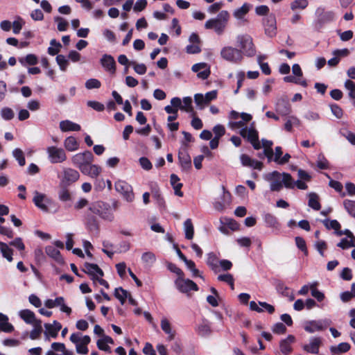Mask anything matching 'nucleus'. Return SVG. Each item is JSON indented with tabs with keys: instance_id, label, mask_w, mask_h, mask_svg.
I'll return each mask as SVG.
<instances>
[{
	"instance_id": "obj_28",
	"label": "nucleus",
	"mask_w": 355,
	"mask_h": 355,
	"mask_svg": "<svg viewBox=\"0 0 355 355\" xmlns=\"http://www.w3.org/2000/svg\"><path fill=\"white\" fill-rule=\"evenodd\" d=\"M324 329L322 322L319 320H312L308 322L305 326L304 329L309 333H314L315 331H322Z\"/></svg>"
},
{
	"instance_id": "obj_54",
	"label": "nucleus",
	"mask_w": 355,
	"mask_h": 355,
	"mask_svg": "<svg viewBox=\"0 0 355 355\" xmlns=\"http://www.w3.org/2000/svg\"><path fill=\"white\" fill-rule=\"evenodd\" d=\"M103 248L102 249V251L105 254H106L110 258H112L114 254V252L112 250L114 247L113 243L109 241H104L103 242Z\"/></svg>"
},
{
	"instance_id": "obj_39",
	"label": "nucleus",
	"mask_w": 355,
	"mask_h": 355,
	"mask_svg": "<svg viewBox=\"0 0 355 355\" xmlns=\"http://www.w3.org/2000/svg\"><path fill=\"white\" fill-rule=\"evenodd\" d=\"M19 62L23 65H35L38 62L37 57L34 54H28L24 58H19Z\"/></svg>"
},
{
	"instance_id": "obj_64",
	"label": "nucleus",
	"mask_w": 355,
	"mask_h": 355,
	"mask_svg": "<svg viewBox=\"0 0 355 355\" xmlns=\"http://www.w3.org/2000/svg\"><path fill=\"white\" fill-rule=\"evenodd\" d=\"M1 116L5 120H11L14 117V112L9 107H3L1 110Z\"/></svg>"
},
{
	"instance_id": "obj_36",
	"label": "nucleus",
	"mask_w": 355,
	"mask_h": 355,
	"mask_svg": "<svg viewBox=\"0 0 355 355\" xmlns=\"http://www.w3.org/2000/svg\"><path fill=\"white\" fill-rule=\"evenodd\" d=\"M0 251L2 254V256L6 258L8 261H12L13 250L9 247L8 244L0 241Z\"/></svg>"
},
{
	"instance_id": "obj_51",
	"label": "nucleus",
	"mask_w": 355,
	"mask_h": 355,
	"mask_svg": "<svg viewBox=\"0 0 355 355\" xmlns=\"http://www.w3.org/2000/svg\"><path fill=\"white\" fill-rule=\"evenodd\" d=\"M131 66L133 67L134 71L139 75H144L146 73L147 67L143 64H139L136 61H131Z\"/></svg>"
},
{
	"instance_id": "obj_45",
	"label": "nucleus",
	"mask_w": 355,
	"mask_h": 355,
	"mask_svg": "<svg viewBox=\"0 0 355 355\" xmlns=\"http://www.w3.org/2000/svg\"><path fill=\"white\" fill-rule=\"evenodd\" d=\"M128 295V291L121 287L116 288L114 291V296L119 299L121 304H124Z\"/></svg>"
},
{
	"instance_id": "obj_19",
	"label": "nucleus",
	"mask_w": 355,
	"mask_h": 355,
	"mask_svg": "<svg viewBox=\"0 0 355 355\" xmlns=\"http://www.w3.org/2000/svg\"><path fill=\"white\" fill-rule=\"evenodd\" d=\"M33 200L39 209L44 211H48L47 204L50 202V200L44 194L35 191Z\"/></svg>"
},
{
	"instance_id": "obj_42",
	"label": "nucleus",
	"mask_w": 355,
	"mask_h": 355,
	"mask_svg": "<svg viewBox=\"0 0 355 355\" xmlns=\"http://www.w3.org/2000/svg\"><path fill=\"white\" fill-rule=\"evenodd\" d=\"M284 81L286 83H293L297 85H300L303 87H306L308 86L307 81L303 78H299L295 77L294 76H288L284 78Z\"/></svg>"
},
{
	"instance_id": "obj_2",
	"label": "nucleus",
	"mask_w": 355,
	"mask_h": 355,
	"mask_svg": "<svg viewBox=\"0 0 355 355\" xmlns=\"http://www.w3.org/2000/svg\"><path fill=\"white\" fill-rule=\"evenodd\" d=\"M263 178L270 182V189L272 191H279L283 187L294 189V180L289 173L275 171L265 174Z\"/></svg>"
},
{
	"instance_id": "obj_5",
	"label": "nucleus",
	"mask_w": 355,
	"mask_h": 355,
	"mask_svg": "<svg viewBox=\"0 0 355 355\" xmlns=\"http://www.w3.org/2000/svg\"><path fill=\"white\" fill-rule=\"evenodd\" d=\"M220 54L223 60L234 64L241 62L243 59L241 50L230 46L223 47Z\"/></svg>"
},
{
	"instance_id": "obj_48",
	"label": "nucleus",
	"mask_w": 355,
	"mask_h": 355,
	"mask_svg": "<svg viewBox=\"0 0 355 355\" xmlns=\"http://www.w3.org/2000/svg\"><path fill=\"white\" fill-rule=\"evenodd\" d=\"M324 225L327 227L328 230H334L335 232H338L340 229V224L339 222L336 220H329L325 219L322 221Z\"/></svg>"
},
{
	"instance_id": "obj_23",
	"label": "nucleus",
	"mask_w": 355,
	"mask_h": 355,
	"mask_svg": "<svg viewBox=\"0 0 355 355\" xmlns=\"http://www.w3.org/2000/svg\"><path fill=\"white\" fill-rule=\"evenodd\" d=\"M160 326L162 331L168 335L167 340L169 341L173 340L175 336V331L173 330L171 322L166 317L162 318Z\"/></svg>"
},
{
	"instance_id": "obj_18",
	"label": "nucleus",
	"mask_w": 355,
	"mask_h": 355,
	"mask_svg": "<svg viewBox=\"0 0 355 355\" xmlns=\"http://www.w3.org/2000/svg\"><path fill=\"white\" fill-rule=\"evenodd\" d=\"M275 110L282 116H287L291 113V106L285 97H282L277 99L275 103Z\"/></svg>"
},
{
	"instance_id": "obj_16",
	"label": "nucleus",
	"mask_w": 355,
	"mask_h": 355,
	"mask_svg": "<svg viewBox=\"0 0 355 355\" xmlns=\"http://www.w3.org/2000/svg\"><path fill=\"white\" fill-rule=\"evenodd\" d=\"M83 270L91 276V279L93 281L94 284H96L97 277H103L104 275L103 270L98 265L94 263H86L84 265Z\"/></svg>"
},
{
	"instance_id": "obj_53",
	"label": "nucleus",
	"mask_w": 355,
	"mask_h": 355,
	"mask_svg": "<svg viewBox=\"0 0 355 355\" xmlns=\"http://www.w3.org/2000/svg\"><path fill=\"white\" fill-rule=\"evenodd\" d=\"M56 62L61 71H65L69 65V61L63 55H58L56 57Z\"/></svg>"
},
{
	"instance_id": "obj_8",
	"label": "nucleus",
	"mask_w": 355,
	"mask_h": 355,
	"mask_svg": "<svg viewBox=\"0 0 355 355\" xmlns=\"http://www.w3.org/2000/svg\"><path fill=\"white\" fill-rule=\"evenodd\" d=\"M115 189L123 198L128 202H132L135 200V194L132 187L128 182L123 180H118L115 182Z\"/></svg>"
},
{
	"instance_id": "obj_29",
	"label": "nucleus",
	"mask_w": 355,
	"mask_h": 355,
	"mask_svg": "<svg viewBox=\"0 0 355 355\" xmlns=\"http://www.w3.org/2000/svg\"><path fill=\"white\" fill-rule=\"evenodd\" d=\"M295 337L289 335L286 339L280 343V350L284 354H288L292 351L291 344L294 342Z\"/></svg>"
},
{
	"instance_id": "obj_3",
	"label": "nucleus",
	"mask_w": 355,
	"mask_h": 355,
	"mask_svg": "<svg viewBox=\"0 0 355 355\" xmlns=\"http://www.w3.org/2000/svg\"><path fill=\"white\" fill-rule=\"evenodd\" d=\"M229 18V12L222 10L216 17L207 20L205 24V27L207 29H213L218 35H221L225 29Z\"/></svg>"
},
{
	"instance_id": "obj_40",
	"label": "nucleus",
	"mask_w": 355,
	"mask_h": 355,
	"mask_svg": "<svg viewBox=\"0 0 355 355\" xmlns=\"http://www.w3.org/2000/svg\"><path fill=\"white\" fill-rule=\"evenodd\" d=\"M32 326L33 328L30 333V338L35 340L40 338L42 332V321H39L35 324H33Z\"/></svg>"
},
{
	"instance_id": "obj_7",
	"label": "nucleus",
	"mask_w": 355,
	"mask_h": 355,
	"mask_svg": "<svg viewBox=\"0 0 355 355\" xmlns=\"http://www.w3.org/2000/svg\"><path fill=\"white\" fill-rule=\"evenodd\" d=\"M93 161L94 155L89 150L77 153L74 155L71 158V162L76 167L78 168L80 171H83L85 167H87V164H89V163H92Z\"/></svg>"
},
{
	"instance_id": "obj_26",
	"label": "nucleus",
	"mask_w": 355,
	"mask_h": 355,
	"mask_svg": "<svg viewBox=\"0 0 355 355\" xmlns=\"http://www.w3.org/2000/svg\"><path fill=\"white\" fill-rule=\"evenodd\" d=\"M81 172L92 178H96L101 173V168L98 165L89 163Z\"/></svg>"
},
{
	"instance_id": "obj_38",
	"label": "nucleus",
	"mask_w": 355,
	"mask_h": 355,
	"mask_svg": "<svg viewBox=\"0 0 355 355\" xmlns=\"http://www.w3.org/2000/svg\"><path fill=\"white\" fill-rule=\"evenodd\" d=\"M264 221L266 223L267 226L270 227H273L277 230L279 229L280 227L279 223L278 222L277 218L270 214H265Z\"/></svg>"
},
{
	"instance_id": "obj_20",
	"label": "nucleus",
	"mask_w": 355,
	"mask_h": 355,
	"mask_svg": "<svg viewBox=\"0 0 355 355\" xmlns=\"http://www.w3.org/2000/svg\"><path fill=\"white\" fill-rule=\"evenodd\" d=\"M240 160L242 165L244 166H248L258 170H261L263 167L262 162L255 159H252L245 154H242L240 156Z\"/></svg>"
},
{
	"instance_id": "obj_43",
	"label": "nucleus",
	"mask_w": 355,
	"mask_h": 355,
	"mask_svg": "<svg viewBox=\"0 0 355 355\" xmlns=\"http://www.w3.org/2000/svg\"><path fill=\"white\" fill-rule=\"evenodd\" d=\"M220 224H225L230 230L236 231L239 230V225L234 219L229 218H221L220 219Z\"/></svg>"
},
{
	"instance_id": "obj_10",
	"label": "nucleus",
	"mask_w": 355,
	"mask_h": 355,
	"mask_svg": "<svg viewBox=\"0 0 355 355\" xmlns=\"http://www.w3.org/2000/svg\"><path fill=\"white\" fill-rule=\"evenodd\" d=\"M239 133L243 138L247 139L255 149L258 150L261 148L258 132L252 125L250 128L245 127L241 128Z\"/></svg>"
},
{
	"instance_id": "obj_46",
	"label": "nucleus",
	"mask_w": 355,
	"mask_h": 355,
	"mask_svg": "<svg viewBox=\"0 0 355 355\" xmlns=\"http://www.w3.org/2000/svg\"><path fill=\"white\" fill-rule=\"evenodd\" d=\"M92 202H89V200H87L85 198H80L75 204H74V209L76 210H80L84 208H87L86 212H89V207L91 206V204Z\"/></svg>"
},
{
	"instance_id": "obj_61",
	"label": "nucleus",
	"mask_w": 355,
	"mask_h": 355,
	"mask_svg": "<svg viewBox=\"0 0 355 355\" xmlns=\"http://www.w3.org/2000/svg\"><path fill=\"white\" fill-rule=\"evenodd\" d=\"M101 86V82L96 78H90L85 82V87L87 89H98Z\"/></svg>"
},
{
	"instance_id": "obj_4",
	"label": "nucleus",
	"mask_w": 355,
	"mask_h": 355,
	"mask_svg": "<svg viewBox=\"0 0 355 355\" xmlns=\"http://www.w3.org/2000/svg\"><path fill=\"white\" fill-rule=\"evenodd\" d=\"M236 43L238 46L240 47L243 55H245L248 57H253L256 54L255 46L253 43L252 37L248 35H239L236 37Z\"/></svg>"
},
{
	"instance_id": "obj_11",
	"label": "nucleus",
	"mask_w": 355,
	"mask_h": 355,
	"mask_svg": "<svg viewBox=\"0 0 355 355\" xmlns=\"http://www.w3.org/2000/svg\"><path fill=\"white\" fill-rule=\"evenodd\" d=\"M192 102V98L190 96L184 97L182 100L179 97H173L171 100V103L175 107H178L180 110L194 114Z\"/></svg>"
},
{
	"instance_id": "obj_27",
	"label": "nucleus",
	"mask_w": 355,
	"mask_h": 355,
	"mask_svg": "<svg viewBox=\"0 0 355 355\" xmlns=\"http://www.w3.org/2000/svg\"><path fill=\"white\" fill-rule=\"evenodd\" d=\"M14 330L13 325L9 322L8 317L0 313V331L6 333H10Z\"/></svg>"
},
{
	"instance_id": "obj_62",
	"label": "nucleus",
	"mask_w": 355,
	"mask_h": 355,
	"mask_svg": "<svg viewBox=\"0 0 355 355\" xmlns=\"http://www.w3.org/2000/svg\"><path fill=\"white\" fill-rule=\"evenodd\" d=\"M345 87L349 91V96L355 98V83L351 80H347L345 82Z\"/></svg>"
},
{
	"instance_id": "obj_59",
	"label": "nucleus",
	"mask_w": 355,
	"mask_h": 355,
	"mask_svg": "<svg viewBox=\"0 0 355 355\" xmlns=\"http://www.w3.org/2000/svg\"><path fill=\"white\" fill-rule=\"evenodd\" d=\"M61 189L58 193V198L61 201L67 202L71 200V194L66 189V187H60Z\"/></svg>"
},
{
	"instance_id": "obj_52",
	"label": "nucleus",
	"mask_w": 355,
	"mask_h": 355,
	"mask_svg": "<svg viewBox=\"0 0 355 355\" xmlns=\"http://www.w3.org/2000/svg\"><path fill=\"white\" fill-rule=\"evenodd\" d=\"M343 205L349 214L355 218V201L345 200L343 202Z\"/></svg>"
},
{
	"instance_id": "obj_44",
	"label": "nucleus",
	"mask_w": 355,
	"mask_h": 355,
	"mask_svg": "<svg viewBox=\"0 0 355 355\" xmlns=\"http://www.w3.org/2000/svg\"><path fill=\"white\" fill-rule=\"evenodd\" d=\"M141 260L148 266H151L156 261V257L151 252H144L141 256Z\"/></svg>"
},
{
	"instance_id": "obj_41",
	"label": "nucleus",
	"mask_w": 355,
	"mask_h": 355,
	"mask_svg": "<svg viewBox=\"0 0 355 355\" xmlns=\"http://www.w3.org/2000/svg\"><path fill=\"white\" fill-rule=\"evenodd\" d=\"M309 5L307 0H294L290 4L292 11L295 12L297 10H304Z\"/></svg>"
},
{
	"instance_id": "obj_55",
	"label": "nucleus",
	"mask_w": 355,
	"mask_h": 355,
	"mask_svg": "<svg viewBox=\"0 0 355 355\" xmlns=\"http://www.w3.org/2000/svg\"><path fill=\"white\" fill-rule=\"evenodd\" d=\"M350 349V345L347 343H341L337 347H331V352L334 353L347 352Z\"/></svg>"
},
{
	"instance_id": "obj_9",
	"label": "nucleus",
	"mask_w": 355,
	"mask_h": 355,
	"mask_svg": "<svg viewBox=\"0 0 355 355\" xmlns=\"http://www.w3.org/2000/svg\"><path fill=\"white\" fill-rule=\"evenodd\" d=\"M175 285L180 292L188 295L191 291H197L198 290L197 284L191 279H185L184 276L178 277L175 280Z\"/></svg>"
},
{
	"instance_id": "obj_34",
	"label": "nucleus",
	"mask_w": 355,
	"mask_h": 355,
	"mask_svg": "<svg viewBox=\"0 0 355 355\" xmlns=\"http://www.w3.org/2000/svg\"><path fill=\"white\" fill-rule=\"evenodd\" d=\"M250 8V4L245 3L243 6L237 9H236L233 13V15L235 18L239 20L244 19L245 16L249 12Z\"/></svg>"
},
{
	"instance_id": "obj_22",
	"label": "nucleus",
	"mask_w": 355,
	"mask_h": 355,
	"mask_svg": "<svg viewBox=\"0 0 355 355\" xmlns=\"http://www.w3.org/2000/svg\"><path fill=\"white\" fill-rule=\"evenodd\" d=\"M322 340L319 337H313L310 339L309 343L304 345L303 349L311 354H318Z\"/></svg>"
},
{
	"instance_id": "obj_57",
	"label": "nucleus",
	"mask_w": 355,
	"mask_h": 355,
	"mask_svg": "<svg viewBox=\"0 0 355 355\" xmlns=\"http://www.w3.org/2000/svg\"><path fill=\"white\" fill-rule=\"evenodd\" d=\"M204 98V95L202 94H196L194 95V101L196 105L200 110L203 109L206 105H208V103L205 101V99Z\"/></svg>"
},
{
	"instance_id": "obj_13",
	"label": "nucleus",
	"mask_w": 355,
	"mask_h": 355,
	"mask_svg": "<svg viewBox=\"0 0 355 355\" xmlns=\"http://www.w3.org/2000/svg\"><path fill=\"white\" fill-rule=\"evenodd\" d=\"M265 33L270 37H273L277 34L276 17L272 13L263 19Z\"/></svg>"
},
{
	"instance_id": "obj_31",
	"label": "nucleus",
	"mask_w": 355,
	"mask_h": 355,
	"mask_svg": "<svg viewBox=\"0 0 355 355\" xmlns=\"http://www.w3.org/2000/svg\"><path fill=\"white\" fill-rule=\"evenodd\" d=\"M218 263V258L214 252L207 254V264L216 273L219 272Z\"/></svg>"
},
{
	"instance_id": "obj_50",
	"label": "nucleus",
	"mask_w": 355,
	"mask_h": 355,
	"mask_svg": "<svg viewBox=\"0 0 355 355\" xmlns=\"http://www.w3.org/2000/svg\"><path fill=\"white\" fill-rule=\"evenodd\" d=\"M12 155L18 162L21 166H23L26 164V160L23 151L20 148H15L12 151Z\"/></svg>"
},
{
	"instance_id": "obj_14",
	"label": "nucleus",
	"mask_w": 355,
	"mask_h": 355,
	"mask_svg": "<svg viewBox=\"0 0 355 355\" xmlns=\"http://www.w3.org/2000/svg\"><path fill=\"white\" fill-rule=\"evenodd\" d=\"M80 177L79 173L73 168H65L63 170L62 178L60 182V187H67L75 182Z\"/></svg>"
},
{
	"instance_id": "obj_35",
	"label": "nucleus",
	"mask_w": 355,
	"mask_h": 355,
	"mask_svg": "<svg viewBox=\"0 0 355 355\" xmlns=\"http://www.w3.org/2000/svg\"><path fill=\"white\" fill-rule=\"evenodd\" d=\"M300 120L295 116H289L284 123V129L289 132L293 131V126H300Z\"/></svg>"
},
{
	"instance_id": "obj_6",
	"label": "nucleus",
	"mask_w": 355,
	"mask_h": 355,
	"mask_svg": "<svg viewBox=\"0 0 355 355\" xmlns=\"http://www.w3.org/2000/svg\"><path fill=\"white\" fill-rule=\"evenodd\" d=\"M46 151L48 159L51 164L62 163L67 160V154L62 148L51 146L47 147Z\"/></svg>"
},
{
	"instance_id": "obj_17",
	"label": "nucleus",
	"mask_w": 355,
	"mask_h": 355,
	"mask_svg": "<svg viewBox=\"0 0 355 355\" xmlns=\"http://www.w3.org/2000/svg\"><path fill=\"white\" fill-rule=\"evenodd\" d=\"M44 327L46 329L44 331L45 339L49 340L50 338H55L58 336L62 325L58 321L54 320L52 324L46 323Z\"/></svg>"
},
{
	"instance_id": "obj_15",
	"label": "nucleus",
	"mask_w": 355,
	"mask_h": 355,
	"mask_svg": "<svg viewBox=\"0 0 355 355\" xmlns=\"http://www.w3.org/2000/svg\"><path fill=\"white\" fill-rule=\"evenodd\" d=\"M100 63L103 69L111 76L116 73V64L113 56L109 54H104L100 59Z\"/></svg>"
},
{
	"instance_id": "obj_32",
	"label": "nucleus",
	"mask_w": 355,
	"mask_h": 355,
	"mask_svg": "<svg viewBox=\"0 0 355 355\" xmlns=\"http://www.w3.org/2000/svg\"><path fill=\"white\" fill-rule=\"evenodd\" d=\"M307 196L309 198L308 205L314 210H320L321 205L319 201V196L314 192H311L307 194Z\"/></svg>"
},
{
	"instance_id": "obj_37",
	"label": "nucleus",
	"mask_w": 355,
	"mask_h": 355,
	"mask_svg": "<svg viewBox=\"0 0 355 355\" xmlns=\"http://www.w3.org/2000/svg\"><path fill=\"white\" fill-rule=\"evenodd\" d=\"M184 231L185 238L187 239H192L194 234L193 225L190 218L187 219L184 223Z\"/></svg>"
},
{
	"instance_id": "obj_63",
	"label": "nucleus",
	"mask_w": 355,
	"mask_h": 355,
	"mask_svg": "<svg viewBox=\"0 0 355 355\" xmlns=\"http://www.w3.org/2000/svg\"><path fill=\"white\" fill-rule=\"evenodd\" d=\"M317 166L320 169H328L329 162L323 155H319L317 160Z\"/></svg>"
},
{
	"instance_id": "obj_60",
	"label": "nucleus",
	"mask_w": 355,
	"mask_h": 355,
	"mask_svg": "<svg viewBox=\"0 0 355 355\" xmlns=\"http://www.w3.org/2000/svg\"><path fill=\"white\" fill-rule=\"evenodd\" d=\"M218 281L225 282L230 285L232 289H234V278L231 274L220 275L217 277Z\"/></svg>"
},
{
	"instance_id": "obj_1",
	"label": "nucleus",
	"mask_w": 355,
	"mask_h": 355,
	"mask_svg": "<svg viewBox=\"0 0 355 355\" xmlns=\"http://www.w3.org/2000/svg\"><path fill=\"white\" fill-rule=\"evenodd\" d=\"M89 212L85 213V220L87 226L89 230L97 228L96 221L94 215L99 216L101 218L112 221L114 216L113 209L110 205L102 201L92 202L89 207Z\"/></svg>"
},
{
	"instance_id": "obj_47",
	"label": "nucleus",
	"mask_w": 355,
	"mask_h": 355,
	"mask_svg": "<svg viewBox=\"0 0 355 355\" xmlns=\"http://www.w3.org/2000/svg\"><path fill=\"white\" fill-rule=\"evenodd\" d=\"M51 46L48 48V53L51 55H57L62 46L61 44L57 42L55 39H53L50 42Z\"/></svg>"
},
{
	"instance_id": "obj_49",
	"label": "nucleus",
	"mask_w": 355,
	"mask_h": 355,
	"mask_svg": "<svg viewBox=\"0 0 355 355\" xmlns=\"http://www.w3.org/2000/svg\"><path fill=\"white\" fill-rule=\"evenodd\" d=\"M64 302V299L62 297H56L55 300L49 299L44 302L45 306L49 309H53L60 305Z\"/></svg>"
},
{
	"instance_id": "obj_30",
	"label": "nucleus",
	"mask_w": 355,
	"mask_h": 355,
	"mask_svg": "<svg viewBox=\"0 0 355 355\" xmlns=\"http://www.w3.org/2000/svg\"><path fill=\"white\" fill-rule=\"evenodd\" d=\"M64 146L67 150L73 152L79 148V143L74 137L70 136L64 139Z\"/></svg>"
},
{
	"instance_id": "obj_12",
	"label": "nucleus",
	"mask_w": 355,
	"mask_h": 355,
	"mask_svg": "<svg viewBox=\"0 0 355 355\" xmlns=\"http://www.w3.org/2000/svg\"><path fill=\"white\" fill-rule=\"evenodd\" d=\"M318 19L316 26L321 28L323 24L330 23L335 19L336 14L332 10H325L324 8L320 7L316 10Z\"/></svg>"
},
{
	"instance_id": "obj_56",
	"label": "nucleus",
	"mask_w": 355,
	"mask_h": 355,
	"mask_svg": "<svg viewBox=\"0 0 355 355\" xmlns=\"http://www.w3.org/2000/svg\"><path fill=\"white\" fill-rule=\"evenodd\" d=\"M46 252L49 257H51L58 261L61 259L60 251L53 246L46 247Z\"/></svg>"
},
{
	"instance_id": "obj_21",
	"label": "nucleus",
	"mask_w": 355,
	"mask_h": 355,
	"mask_svg": "<svg viewBox=\"0 0 355 355\" xmlns=\"http://www.w3.org/2000/svg\"><path fill=\"white\" fill-rule=\"evenodd\" d=\"M19 316L22 319L26 324L33 325L36 322L41 321L37 320L35 317V313L29 309H23L19 311Z\"/></svg>"
},
{
	"instance_id": "obj_25",
	"label": "nucleus",
	"mask_w": 355,
	"mask_h": 355,
	"mask_svg": "<svg viewBox=\"0 0 355 355\" xmlns=\"http://www.w3.org/2000/svg\"><path fill=\"white\" fill-rule=\"evenodd\" d=\"M59 125L62 132L79 131L81 129L79 124L69 120L61 121Z\"/></svg>"
},
{
	"instance_id": "obj_58",
	"label": "nucleus",
	"mask_w": 355,
	"mask_h": 355,
	"mask_svg": "<svg viewBox=\"0 0 355 355\" xmlns=\"http://www.w3.org/2000/svg\"><path fill=\"white\" fill-rule=\"evenodd\" d=\"M24 24L25 21L24 19L20 17H18L12 23L13 33L15 34L19 33Z\"/></svg>"
},
{
	"instance_id": "obj_24",
	"label": "nucleus",
	"mask_w": 355,
	"mask_h": 355,
	"mask_svg": "<svg viewBox=\"0 0 355 355\" xmlns=\"http://www.w3.org/2000/svg\"><path fill=\"white\" fill-rule=\"evenodd\" d=\"M196 333L202 337L208 336L211 334V324L206 320H202L196 327Z\"/></svg>"
},
{
	"instance_id": "obj_33",
	"label": "nucleus",
	"mask_w": 355,
	"mask_h": 355,
	"mask_svg": "<svg viewBox=\"0 0 355 355\" xmlns=\"http://www.w3.org/2000/svg\"><path fill=\"white\" fill-rule=\"evenodd\" d=\"M178 157L180 165L184 169L187 170L191 168V157L187 152H179Z\"/></svg>"
}]
</instances>
